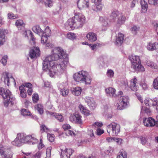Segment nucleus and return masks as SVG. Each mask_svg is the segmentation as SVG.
Listing matches in <instances>:
<instances>
[{"label":"nucleus","mask_w":158,"mask_h":158,"mask_svg":"<svg viewBox=\"0 0 158 158\" xmlns=\"http://www.w3.org/2000/svg\"><path fill=\"white\" fill-rule=\"evenodd\" d=\"M41 154L39 152H37L33 157V158H40Z\"/></svg>","instance_id":"64"},{"label":"nucleus","mask_w":158,"mask_h":158,"mask_svg":"<svg viewBox=\"0 0 158 158\" xmlns=\"http://www.w3.org/2000/svg\"><path fill=\"white\" fill-rule=\"evenodd\" d=\"M0 154L1 156H3L4 158H12L13 154L11 150L5 147L0 148Z\"/></svg>","instance_id":"7"},{"label":"nucleus","mask_w":158,"mask_h":158,"mask_svg":"<svg viewBox=\"0 0 158 158\" xmlns=\"http://www.w3.org/2000/svg\"><path fill=\"white\" fill-rule=\"evenodd\" d=\"M139 29V27L136 26H134L131 28V31H132L133 34H135L136 32Z\"/></svg>","instance_id":"56"},{"label":"nucleus","mask_w":158,"mask_h":158,"mask_svg":"<svg viewBox=\"0 0 158 158\" xmlns=\"http://www.w3.org/2000/svg\"><path fill=\"white\" fill-rule=\"evenodd\" d=\"M95 5H96V9H94V11H98L101 10L102 9V8L103 6V5L101 4L100 2H99L98 3L96 4L95 3Z\"/></svg>","instance_id":"37"},{"label":"nucleus","mask_w":158,"mask_h":158,"mask_svg":"<svg viewBox=\"0 0 158 158\" xmlns=\"http://www.w3.org/2000/svg\"><path fill=\"white\" fill-rule=\"evenodd\" d=\"M60 94L64 97H66L69 93V89H61Z\"/></svg>","instance_id":"41"},{"label":"nucleus","mask_w":158,"mask_h":158,"mask_svg":"<svg viewBox=\"0 0 158 158\" xmlns=\"http://www.w3.org/2000/svg\"><path fill=\"white\" fill-rule=\"evenodd\" d=\"M113 141L116 142L118 144H121L122 143V139L118 138H113Z\"/></svg>","instance_id":"60"},{"label":"nucleus","mask_w":158,"mask_h":158,"mask_svg":"<svg viewBox=\"0 0 158 158\" xmlns=\"http://www.w3.org/2000/svg\"><path fill=\"white\" fill-rule=\"evenodd\" d=\"M124 38L123 34L121 33H119L116 36V42L118 45H120L123 43Z\"/></svg>","instance_id":"21"},{"label":"nucleus","mask_w":158,"mask_h":158,"mask_svg":"<svg viewBox=\"0 0 158 158\" xmlns=\"http://www.w3.org/2000/svg\"><path fill=\"white\" fill-rule=\"evenodd\" d=\"M82 89H73L72 90V93L75 96H78L80 95Z\"/></svg>","instance_id":"39"},{"label":"nucleus","mask_w":158,"mask_h":158,"mask_svg":"<svg viewBox=\"0 0 158 158\" xmlns=\"http://www.w3.org/2000/svg\"><path fill=\"white\" fill-rule=\"evenodd\" d=\"M85 21V18L81 13H75V16L68 19L65 26L67 27H69L72 29H78L81 28Z\"/></svg>","instance_id":"2"},{"label":"nucleus","mask_w":158,"mask_h":158,"mask_svg":"<svg viewBox=\"0 0 158 158\" xmlns=\"http://www.w3.org/2000/svg\"><path fill=\"white\" fill-rule=\"evenodd\" d=\"M126 20V18L125 16L120 15L118 17L117 22V23L118 25H121L123 24Z\"/></svg>","instance_id":"30"},{"label":"nucleus","mask_w":158,"mask_h":158,"mask_svg":"<svg viewBox=\"0 0 158 158\" xmlns=\"http://www.w3.org/2000/svg\"><path fill=\"white\" fill-rule=\"evenodd\" d=\"M20 96L23 98H25L27 96V92L26 89H20Z\"/></svg>","instance_id":"44"},{"label":"nucleus","mask_w":158,"mask_h":158,"mask_svg":"<svg viewBox=\"0 0 158 158\" xmlns=\"http://www.w3.org/2000/svg\"><path fill=\"white\" fill-rule=\"evenodd\" d=\"M4 31L3 29H0V46L3 45L5 41Z\"/></svg>","instance_id":"29"},{"label":"nucleus","mask_w":158,"mask_h":158,"mask_svg":"<svg viewBox=\"0 0 158 158\" xmlns=\"http://www.w3.org/2000/svg\"><path fill=\"white\" fill-rule=\"evenodd\" d=\"M99 44L97 43L94 44H90L89 45V46L91 48L92 50H95L97 49V47L99 46Z\"/></svg>","instance_id":"52"},{"label":"nucleus","mask_w":158,"mask_h":158,"mask_svg":"<svg viewBox=\"0 0 158 158\" xmlns=\"http://www.w3.org/2000/svg\"><path fill=\"white\" fill-rule=\"evenodd\" d=\"M43 35L47 36L48 37H49L51 34V31L50 29L49 28V27L48 26L46 27L44 30V32L43 33Z\"/></svg>","instance_id":"35"},{"label":"nucleus","mask_w":158,"mask_h":158,"mask_svg":"<svg viewBox=\"0 0 158 158\" xmlns=\"http://www.w3.org/2000/svg\"><path fill=\"white\" fill-rule=\"evenodd\" d=\"M21 137V134H18L17 136L14 140L12 142L13 145L15 146H19L23 143V140H22Z\"/></svg>","instance_id":"17"},{"label":"nucleus","mask_w":158,"mask_h":158,"mask_svg":"<svg viewBox=\"0 0 158 158\" xmlns=\"http://www.w3.org/2000/svg\"><path fill=\"white\" fill-rule=\"evenodd\" d=\"M107 96L111 97H119L123 94V92L120 91H116L115 89H105Z\"/></svg>","instance_id":"9"},{"label":"nucleus","mask_w":158,"mask_h":158,"mask_svg":"<svg viewBox=\"0 0 158 158\" xmlns=\"http://www.w3.org/2000/svg\"><path fill=\"white\" fill-rule=\"evenodd\" d=\"M141 143L143 145H145L147 142V138L144 136H141L140 138Z\"/></svg>","instance_id":"54"},{"label":"nucleus","mask_w":158,"mask_h":158,"mask_svg":"<svg viewBox=\"0 0 158 158\" xmlns=\"http://www.w3.org/2000/svg\"><path fill=\"white\" fill-rule=\"evenodd\" d=\"M148 2L150 4L155 5L158 4V0H148Z\"/></svg>","instance_id":"55"},{"label":"nucleus","mask_w":158,"mask_h":158,"mask_svg":"<svg viewBox=\"0 0 158 158\" xmlns=\"http://www.w3.org/2000/svg\"><path fill=\"white\" fill-rule=\"evenodd\" d=\"M32 99L34 102H37L39 100L38 95L36 94H33L32 97Z\"/></svg>","instance_id":"50"},{"label":"nucleus","mask_w":158,"mask_h":158,"mask_svg":"<svg viewBox=\"0 0 158 158\" xmlns=\"http://www.w3.org/2000/svg\"><path fill=\"white\" fill-rule=\"evenodd\" d=\"M2 75L4 77V82L5 85L8 86H9L10 81L14 82L15 85L16 84L14 79L8 73L6 72H4L3 73Z\"/></svg>","instance_id":"8"},{"label":"nucleus","mask_w":158,"mask_h":158,"mask_svg":"<svg viewBox=\"0 0 158 158\" xmlns=\"http://www.w3.org/2000/svg\"><path fill=\"white\" fill-rule=\"evenodd\" d=\"M11 93L9 89H0V95L4 99H10Z\"/></svg>","instance_id":"16"},{"label":"nucleus","mask_w":158,"mask_h":158,"mask_svg":"<svg viewBox=\"0 0 158 158\" xmlns=\"http://www.w3.org/2000/svg\"><path fill=\"white\" fill-rule=\"evenodd\" d=\"M88 39L91 42L95 41L97 39L96 35L93 32H89L86 35Z\"/></svg>","instance_id":"23"},{"label":"nucleus","mask_w":158,"mask_h":158,"mask_svg":"<svg viewBox=\"0 0 158 158\" xmlns=\"http://www.w3.org/2000/svg\"><path fill=\"white\" fill-rule=\"evenodd\" d=\"M107 75L109 77H113L114 75V71L111 69H108L107 72Z\"/></svg>","instance_id":"46"},{"label":"nucleus","mask_w":158,"mask_h":158,"mask_svg":"<svg viewBox=\"0 0 158 158\" xmlns=\"http://www.w3.org/2000/svg\"><path fill=\"white\" fill-rule=\"evenodd\" d=\"M100 20L102 24V29L103 31L106 30L110 24L109 20L106 18L101 17Z\"/></svg>","instance_id":"14"},{"label":"nucleus","mask_w":158,"mask_h":158,"mask_svg":"<svg viewBox=\"0 0 158 158\" xmlns=\"http://www.w3.org/2000/svg\"><path fill=\"white\" fill-rule=\"evenodd\" d=\"M38 3L44 2L46 7H50L52 6L53 4L52 0H35Z\"/></svg>","instance_id":"24"},{"label":"nucleus","mask_w":158,"mask_h":158,"mask_svg":"<svg viewBox=\"0 0 158 158\" xmlns=\"http://www.w3.org/2000/svg\"><path fill=\"white\" fill-rule=\"evenodd\" d=\"M15 24L17 27H19L20 26H23V22L22 20L19 19L16 21Z\"/></svg>","instance_id":"48"},{"label":"nucleus","mask_w":158,"mask_h":158,"mask_svg":"<svg viewBox=\"0 0 158 158\" xmlns=\"http://www.w3.org/2000/svg\"><path fill=\"white\" fill-rule=\"evenodd\" d=\"M104 131L103 130L100 128H98L97 130V134L98 135H100L104 133Z\"/></svg>","instance_id":"62"},{"label":"nucleus","mask_w":158,"mask_h":158,"mask_svg":"<svg viewBox=\"0 0 158 158\" xmlns=\"http://www.w3.org/2000/svg\"><path fill=\"white\" fill-rule=\"evenodd\" d=\"M85 102L87 103L90 108L93 109L96 106V103L93 98L87 97H85Z\"/></svg>","instance_id":"15"},{"label":"nucleus","mask_w":158,"mask_h":158,"mask_svg":"<svg viewBox=\"0 0 158 158\" xmlns=\"http://www.w3.org/2000/svg\"><path fill=\"white\" fill-rule=\"evenodd\" d=\"M143 123L146 127H152L155 125V121L152 117L145 118L143 120Z\"/></svg>","instance_id":"12"},{"label":"nucleus","mask_w":158,"mask_h":158,"mask_svg":"<svg viewBox=\"0 0 158 158\" xmlns=\"http://www.w3.org/2000/svg\"><path fill=\"white\" fill-rule=\"evenodd\" d=\"M140 4L141 5L142 12V13L146 12L148 9V5L147 2L144 0H141Z\"/></svg>","instance_id":"26"},{"label":"nucleus","mask_w":158,"mask_h":158,"mask_svg":"<svg viewBox=\"0 0 158 158\" xmlns=\"http://www.w3.org/2000/svg\"><path fill=\"white\" fill-rule=\"evenodd\" d=\"M22 140H23V143L26 142H31L35 139V138L32 137L31 135H24L23 134H21Z\"/></svg>","instance_id":"22"},{"label":"nucleus","mask_w":158,"mask_h":158,"mask_svg":"<svg viewBox=\"0 0 158 158\" xmlns=\"http://www.w3.org/2000/svg\"><path fill=\"white\" fill-rule=\"evenodd\" d=\"M61 158H70V156L74 152L72 149L67 148H66L64 151L61 150Z\"/></svg>","instance_id":"13"},{"label":"nucleus","mask_w":158,"mask_h":158,"mask_svg":"<svg viewBox=\"0 0 158 158\" xmlns=\"http://www.w3.org/2000/svg\"><path fill=\"white\" fill-rule=\"evenodd\" d=\"M74 80L77 82L85 83V84H90L91 82V78L88 73L86 71H81L74 75Z\"/></svg>","instance_id":"3"},{"label":"nucleus","mask_w":158,"mask_h":158,"mask_svg":"<svg viewBox=\"0 0 158 158\" xmlns=\"http://www.w3.org/2000/svg\"><path fill=\"white\" fill-rule=\"evenodd\" d=\"M47 137L48 139L51 142L54 141L55 139V136L53 134H48Z\"/></svg>","instance_id":"43"},{"label":"nucleus","mask_w":158,"mask_h":158,"mask_svg":"<svg viewBox=\"0 0 158 158\" xmlns=\"http://www.w3.org/2000/svg\"><path fill=\"white\" fill-rule=\"evenodd\" d=\"M147 49L149 51L155 50L158 48V41L149 42L147 46Z\"/></svg>","instance_id":"18"},{"label":"nucleus","mask_w":158,"mask_h":158,"mask_svg":"<svg viewBox=\"0 0 158 158\" xmlns=\"http://www.w3.org/2000/svg\"><path fill=\"white\" fill-rule=\"evenodd\" d=\"M25 35L27 37H30L31 40L30 42L31 44H35V38L33 37V36L32 34V32L29 30H27L25 31Z\"/></svg>","instance_id":"25"},{"label":"nucleus","mask_w":158,"mask_h":158,"mask_svg":"<svg viewBox=\"0 0 158 158\" xmlns=\"http://www.w3.org/2000/svg\"><path fill=\"white\" fill-rule=\"evenodd\" d=\"M89 3V0H78L77 2V6L80 9L84 8H88Z\"/></svg>","instance_id":"11"},{"label":"nucleus","mask_w":158,"mask_h":158,"mask_svg":"<svg viewBox=\"0 0 158 158\" xmlns=\"http://www.w3.org/2000/svg\"><path fill=\"white\" fill-rule=\"evenodd\" d=\"M35 108L40 114L43 113V106L42 105L38 104L35 106Z\"/></svg>","instance_id":"33"},{"label":"nucleus","mask_w":158,"mask_h":158,"mask_svg":"<svg viewBox=\"0 0 158 158\" xmlns=\"http://www.w3.org/2000/svg\"><path fill=\"white\" fill-rule=\"evenodd\" d=\"M32 30L34 32L38 34L42 33V31L39 26L37 25L33 27Z\"/></svg>","instance_id":"34"},{"label":"nucleus","mask_w":158,"mask_h":158,"mask_svg":"<svg viewBox=\"0 0 158 158\" xmlns=\"http://www.w3.org/2000/svg\"><path fill=\"white\" fill-rule=\"evenodd\" d=\"M48 36L43 35H42L41 40V43L42 44H46L48 40Z\"/></svg>","instance_id":"53"},{"label":"nucleus","mask_w":158,"mask_h":158,"mask_svg":"<svg viewBox=\"0 0 158 158\" xmlns=\"http://www.w3.org/2000/svg\"><path fill=\"white\" fill-rule=\"evenodd\" d=\"M127 154L125 151H122L120 152L119 155L117 156V158H127Z\"/></svg>","instance_id":"38"},{"label":"nucleus","mask_w":158,"mask_h":158,"mask_svg":"<svg viewBox=\"0 0 158 158\" xmlns=\"http://www.w3.org/2000/svg\"><path fill=\"white\" fill-rule=\"evenodd\" d=\"M66 134L72 136H74L75 133L71 130H69L67 132Z\"/></svg>","instance_id":"63"},{"label":"nucleus","mask_w":158,"mask_h":158,"mask_svg":"<svg viewBox=\"0 0 158 158\" xmlns=\"http://www.w3.org/2000/svg\"><path fill=\"white\" fill-rule=\"evenodd\" d=\"M65 57V52L62 48H55L52 52V55L46 57L43 61V70L48 69L49 74L51 77L58 73H62L68 64L67 59H62Z\"/></svg>","instance_id":"1"},{"label":"nucleus","mask_w":158,"mask_h":158,"mask_svg":"<svg viewBox=\"0 0 158 158\" xmlns=\"http://www.w3.org/2000/svg\"><path fill=\"white\" fill-rule=\"evenodd\" d=\"M52 149V147L51 146L48 147L46 149V158H49L51 156V151Z\"/></svg>","instance_id":"40"},{"label":"nucleus","mask_w":158,"mask_h":158,"mask_svg":"<svg viewBox=\"0 0 158 158\" xmlns=\"http://www.w3.org/2000/svg\"><path fill=\"white\" fill-rule=\"evenodd\" d=\"M137 79L135 77H134L131 79L130 81V84L129 88H134V89H137V86L136 85L137 82Z\"/></svg>","instance_id":"27"},{"label":"nucleus","mask_w":158,"mask_h":158,"mask_svg":"<svg viewBox=\"0 0 158 158\" xmlns=\"http://www.w3.org/2000/svg\"><path fill=\"white\" fill-rule=\"evenodd\" d=\"M137 0H133L132 2L130 4V7L131 8H133L135 6V4L137 3Z\"/></svg>","instance_id":"61"},{"label":"nucleus","mask_w":158,"mask_h":158,"mask_svg":"<svg viewBox=\"0 0 158 158\" xmlns=\"http://www.w3.org/2000/svg\"><path fill=\"white\" fill-rule=\"evenodd\" d=\"M26 87L28 89H31L33 88V85L29 82L25 83L21 85L19 87V89H23L24 88Z\"/></svg>","instance_id":"32"},{"label":"nucleus","mask_w":158,"mask_h":158,"mask_svg":"<svg viewBox=\"0 0 158 158\" xmlns=\"http://www.w3.org/2000/svg\"><path fill=\"white\" fill-rule=\"evenodd\" d=\"M66 36L68 38L71 40H73L75 39L77 37L76 34L71 32L67 33Z\"/></svg>","instance_id":"36"},{"label":"nucleus","mask_w":158,"mask_h":158,"mask_svg":"<svg viewBox=\"0 0 158 158\" xmlns=\"http://www.w3.org/2000/svg\"><path fill=\"white\" fill-rule=\"evenodd\" d=\"M118 13L116 11H113L111 14V16L113 19H115L118 15Z\"/></svg>","instance_id":"57"},{"label":"nucleus","mask_w":158,"mask_h":158,"mask_svg":"<svg viewBox=\"0 0 158 158\" xmlns=\"http://www.w3.org/2000/svg\"><path fill=\"white\" fill-rule=\"evenodd\" d=\"M78 108L81 113L84 115L87 116L91 114V111L83 105L81 104L79 105L78 106Z\"/></svg>","instance_id":"20"},{"label":"nucleus","mask_w":158,"mask_h":158,"mask_svg":"<svg viewBox=\"0 0 158 158\" xmlns=\"http://www.w3.org/2000/svg\"><path fill=\"white\" fill-rule=\"evenodd\" d=\"M51 114L52 115V114ZM52 114H53V116L60 122H63L64 121V118L61 114L53 113Z\"/></svg>","instance_id":"31"},{"label":"nucleus","mask_w":158,"mask_h":158,"mask_svg":"<svg viewBox=\"0 0 158 158\" xmlns=\"http://www.w3.org/2000/svg\"><path fill=\"white\" fill-rule=\"evenodd\" d=\"M146 64L147 66L150 67L152 69H158V64L152 61L148 60L146 62Z\"/></svg>","instance_id":"28"},{"label":"nucleus","mask_w":158,"mask_h":158,"mask_svg":"<svg viewBox=\"0 0 158 158\" xmlns=\"http://www.w3.org/2000/svg\"><path fill=\"white\" fill-rule=\"evenodd\" d=\"M129 103V97L126 96H121L119 99L117 106L118 109L122 110L126 108Z\"/></svg>","instance_id":"6"},{"label":"nucleus","mask_w":158,"mask_h":158,"mask_svg":"<svg viewBox=\"0 0 158 158\" xmlns=\"http://www.w3.org/2000/svg\"><path fill=\"white\" fill-rule=\"evenodd\" d=\"M8 18L10 19H14L18 17L17 15H14L12 13H10L8 14Z\"/></svg>","instance_id":"51"},{"label":"nucleus","mask_w":158,"mask_h":158,"mask_svg":"<svg viewBox=\"0 0 158 158\" xmlns=\"http://www.w3.org/2000/svg\"><path fill=\"white\" fill-rule=\"evenodd\" d=\"M22 114L23 115H30L31 113L27 110L22 109L21 110Z\"/></svg>","instance_id":"42"},{"label":"nucleus","mask_w":158,"mask_h":158,"mask_svg":"<svg viewBox=\"0 0 158 158\" xmlns=\"http://www.w3.org/2000/svg\"><path fill=\"white\" fill-rule=\"evenodd\" d=\"M135 95L137 97L138 99L140 101V102L141 103H143V99L141 97L140 95L137 92L135 93Z\"/></svg>","instance_id":"58"},{"label":"nucleus","mask_w":158,"mask_h":158,"mask_svg":"<svg viewBox=\"0 0 158 158\" xmlns=\"http://www.w3.org/2000/svg\"><path fill=\"white\" fill-rule=\"evenodd\" d=\"M40 130L42 132H47L48 129L44 125H42L40 126Z\"/></svg>","instance_id":"49"},{"label":"nucleus","mask_w":158,"mask_h":158,"mask_svg":"<svg viewBox=\"0 0 158 158\" xmlns=\"http://www.w3.org/2000/svg\"><path fill=\"white\" fill-rule=\"evenodd\" d=\"M153 85L155 89H158V77L154 80Z\"/></svg>","instance_id":"45"},{"label":"nucleus","mask_w":158,"mask_h":158,"mask_svg":"<svg viewBox=\"0 0 158 158\" xmlns=\"http://www.w3.org/2000/svg\"><path fill=\"white\" fill-rule=\"evenodd\" d=\"M107 131L109 135L115 136L119 132L120 127L116 123L112 122L107 126Z\"/></svg>","instance_id":"5"},{"label":"nucleus","mask_w":158,"mask_h":158,"mask_svg":"<svg viewBox=\"0 0 158 158\" xmlns=\"http://www.w3.org/2000/svg\"><path fill=\"white\" fill-rule=\"evenodd\" d=\"M44 145L43 143L42 140L41 139L40 140V143L38 146V148L39 149H41L44 147Z\"/></svg>","instance_id":"59"},{"label":"nucleus","mask_w":158,"mask_h":158,"mask_svg":"<svg viewBox=\"0 0 158 158\" xmlns=\"http://www.w3.org/2000/svg\"><path fill=\"white\" fill-rule=\"evenodd\" d=\"M69 119L73 122H75L80 124H82V123L81 116L78 114H76L74 115H71Z\"/></svg>","instance_id":"10"},{"label":"nucleus","mask_w":158,"mask_h":158,"mask_svg":"<svg viewBox=\"0 0 158 158\" xmlns=\"http://www.w3.org/2000/svg\"><path fill=\"white\" fill-rule=\"evenodd\" d=\"M8 57L7 56H5L3 57L1 61L2 64L4 65L6 64Z\"/></svg>","instance_id":"47"},{"label":"nucleus","mask_w":158,"mask_h":158,"mask_svg":"<svg viewBox=\"0 0 158 158\" xmlns=\"http://www.w3.org/2000/svg\"><path fill=\"white\" fill-rule=\"evenodd\" d=\"M40 51L39 48L34 47L30 50L29 52V56L31 58H35L37 56H39Z\"/></svg>","instance_id":"19"},{"label":"nucleus","mask_w":158,"mask_h":158,"mask_svg":"<svg viewBox=\"0 0 158 158\" xmlns=\"http://www.w3.org/2000/svg\"><path fill=\"white\" fill-rule=\"evenodd\" d=\"M131 62V67L136 71H144V68L141 64L139 56H137L132 55L130 57Z\"/></svg>","instance_id":"4"}]
</instances>
